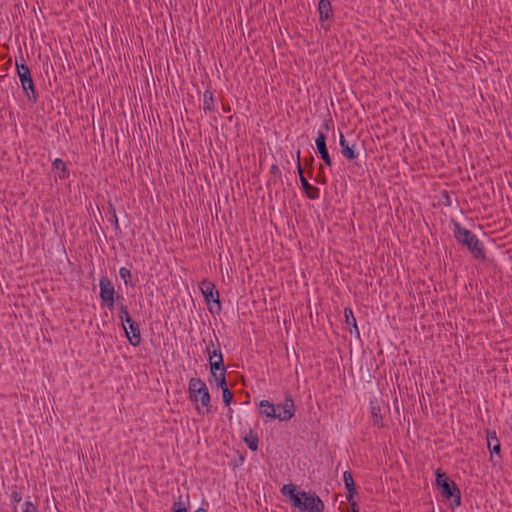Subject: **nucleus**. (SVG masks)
Returning <instances> with one entry per match:
<instances>
[{"mask_svg":"<svg viewBox=\"0 0 512 512\" xmlns=\"http://www.w3.org/2000/svg\"><path fill=\"white\" fill-rule=\"evenodd\" d=\"M189 399L195 404V409L200 414H209L212 411L211 396L205 382L193 377L188 383Z\"/></svg>","mask_w":512,"mask_h":512,"instance_id":"f257e3e1","label":"nucleus"},{"mask_svg":"<svg viewBox=\"0 0 512 512\" xmlns=\"http://www.w3.org/2000/svg\"><path fill=\"white\" fill-rule=\"evenodd\" d=\"M453 234L456 241L466 247L474 258L485 259L484 245L474 233L462 227L460 223L453 222Z\"/></svg>","mask_w":512,"mask_h":512,"instance_id":"f03ea898","label":"nucleus"},{"mask_svg":"<svg viewBox=\"0 0 512 512\" xmlns=\"http://www.w3.org/2000/svg\"><path fill=\"white\" fill-rule=\"evenodd\" d=\"M260 414L270 419H278L280 421H288L295 414L294 401L291 395H286L283 402V411L276 412V406L268 400H262L259 403Z\"/></svg>","mask_w":512,"mask_h":512,"instance_id":"7ed1b4c3","label":"nucleus"},{"mask_svg":"<svg viewBox=\"0 0 512 512\" xmlns=\"http://www.w3.org/2000/svg\"><path fill=\"white\" fill-rule=\"evenodd\" d=\"M297 512H324V503L315 492L300 491L291 504Z\"/></svg>","mask_w":512,"mask_h":512,"instance_id":"20e7f679","label":"nucleus"},{"mask_svg":"<svg viewBox=\"0 0 512 512\" xmlns=\"http://www.w3.org/2000/svg\"><path fill=\"white\" fill-rule=\"evenodd\" d=\"M201 293L209 306L211 314H219L221 312V303L219 299V292L213 282L204 279L199 283Z\"/></svg>","mask_w":512,"mask_h":512,"instance_id":"39448f33","label":"nucleus"},{"mask_svg":"<svg viewBox=\"0 0 512 512\" xmlns=\"http://www.w3.org/2000/svg\"><path fill=\"white\" fill-rule=\"evenodd\" d=\"M16 70L18 77L21 82V86L28 97V99L32 102L37 101V93L34 86V82L30 73L29 67L25 63H17L16 62Z\"/></svg>","mask_w":512,"mask_h":512,"instance_id":"423d86ee","label":"nucleus"},{"mask_svg":"<svg viewBox=\"0 0 512 512\" xmlns=\"http://www.w3.org/2000/svg\"><path fill=\"white\" fill-rule=\"evenodd\" d=\"M329 131V125L327 122L323 123L321 127L319 128L317 132V137L315 140L317 151L321 157V159L324 161V163L331 167L332 166V160L329 155L327 146H326V135Z\"/></svg>","mask_w":512,"mask_h":512,"instance_id":"0eeeda50","label":"nucleus"},{"mask_svg":"<svg viewBox=\"0 0 512 512\" xmlns=\"http://www.w3.org/2000/svg\"><path fill=\"white\" fill-rule=\"evenodd\" d=\"M100 299L110 310L115 304V288L107 277H102L99 281Z\"/></svg>","mask_w":512,"mask_h":512,"instance_id":"6e6552de","label":"nucleus"},{"mask_svg":"<svg viewBox=\"0 0 512 512\" xmlns=\"http://www.w3.org/2000/svg\"><path fill=\"white\" fill-rule=\"evenodd\" d=\"M214 338L216 340V347L214 349H210V347L207 346L206 348L211 374H215V371L223 370V367H225L219 339L215 334Z\"/></svg>","mask_w":512,"mask_h":512,"instance_id":"1a4fd4ad","label":"nucleus"},{"mask_svg":"<svg viewBox=\"0 0 512 512\" xmlns=\"http://www.w3.org/2000/svg\"><path fill=\"white\" fill-rule=\"evenodd\" d=\"M441 494L446 499H453L452 507L461 505V492L455 482H451L440 489Z\"/></svg>","mask_w":512,"mask_h":512,"instance_id":"9d476101","label":"nucleus"},{"mask_svg":"<svg viewBox=\"0 0 512 512\" xmlns=\"http://www.w3.org/2000/svg\"><path fill=\"white\" fill-rule=\"evenodd\" d=\"M125 324H128V328L125 325H123V328L129 343L134 347L139 346L141 343L139 325L133 320L132 322H126Z\"/></svg>","mask_w":512,"mask_h":512,"instance_id":"9b49d317","label":"nucleus"},{"mask_svg":"<svg viewBox=\"0 0 512 512\" xmlns=\"http://www.w3.org/2000/svg\"><path fill=\"white\" fill-rule=\"evenodd\" d=\"M339 144L341 147L342 155L349 161L355 160L358 158L359 153L355 150L356 143L350 144L349 141L344 137V135L340 134Z\"/></svg>","mask_w":512,"mask_h":512,"instance_id":"f8f14e48","label":"nucleus"},{"mask_svg":"<svg viewBox=\"0 0 512 512\" xmlns=\"http://www.w3.org/2000/svg\"><path fill=\"white\" fill-rule=\"evenodd\" d=\"M369 407L373 425L377 426L378 428L384 427L380 401L377 398L370 399Z\"/></svg>","mask_w":512,"mask_h":512,"instance_id":"ddd939ff","label":"nucleus"},{"mask_svg":"<svg viewBox=\"0 0 512 512\" xmlns=\"http://www.w3.org/2000/svg\"><path fill=\"white\" fill-rule=\"evenodd\" d=\"M319 20L323 24L333 20V10L330 0H320L318 3Z\"/></svg>","mask_w":512,"mask_h":512,"instance_id":"4468645a","label":"nucleus"},{"mask_svg":"<svg viewBox=\"0 0 512 512\" xmlns=\"http://www.w3.org/2000/svg\"><path fill=\"white\" fill-rule=\"evenodd\" d=\"M343 481H344L345 487L347 489V495H346L347 501L349 503L356 502L354 500V496L357 494V491H356L355 483H354L353 476H352L351 472L345 471L343 473Z\"/></svg>","mask_w":512,"mask_h":512,"instance_id":"2eb2a0df","label":"nucleus"},{"mask_svg":"<svg viewBox=\"0 0 512 512\" xmlns=\"http://www.w3.org/2000/svg\"><path fill=\"white\" fill-rule=\"evenodd\" d=\"M301 186L303 192L307 196V198L311 200L318 199L320 197V189L318 187L312 186L304 175H301Z\"/></svg>","mask_w":512,"mask_h":512,"instance_id":"dca6fc26","label":"nucleus"},{"mask_svg":"<svg viewBox=\"0 0 512 512\" xmlns=\"http://www.w3.org/2000/svg\"><path fill=\"white\" fill-rule=\"evenodd\" d=\"M487 446L491 454L500 455L501 445L495 430L487 431Z\"/></svg>","mask_w":512,"mask_h":512,"instance_id":"f3484780","label":"nucleus"},{"mask_svg":"<svg viewBox=\"0 0 512 512\" xmlns=\"http://www.w3.org/2000/svg\"><path fill=\"white\" fill-rule=\"evenodd\" d=\"M344 317H345V322H346L347 326L349 327V332L351 334H353L355 332L359 336L360 333H359V329L357 326V322L354 317L353 310L350 307H346L344 309Z\"/></svg>","mask_w":512,"mask_h":512,"instance_id":"a211bd4d","label":"nucleus"},{"mask_svg":"<svg viewBox=\"0 0 512 512\" xmlns=\"http://www.w3.org/2000/svg\"><path fill=\"white\" fill-rule=\"evenodd\" d=\"M118 306H119V318L123 325L126 322H132V318L129 314L127 306L124 304V297L117 296Z\"/></svg>","mask_w":512,"mask_h":512,"instance_id":"6ab92c4d","label":"nucleus"},{"mask_svg":"<svg viewBox=\"0 0 512 512\" xmlns=\"http://www.w3.org/2000/svg\"><path fill=\"white\" fill-rule=\"evenodd\" d=\"M189 505V495L186 496V501L183 500V497L181 494H179L177 497H173V504L171 507L172 512H182L188 509Z\"/></svg>","mask_w":512,"mask_h":512,"instance_id":"aec40b11","label":"nucleus"},{"mask_svg":"<svg viewBox=\"0 0 512 512\" xmlns=\"http://www.w3.org/2000/svg\"><path fill=\"white\" fill-rule=\"evenodd\" d=\"M281 493L284 496H288L291 504L294 502L295 498L300 495V491L296 490V486L294 484H286L281 488Z\"/></svg>","mask_w":512,"mask_h":512,"instance_id":"412c9836","label":"nucleus"},{"mask_svg":"<svg viewBox=\"0 0 512 512\" xmlns=\"http://www.w3.org/2000/svg\"><path fill=\"white\" fill-rule=\"evenodd\" d=\"M215 380L216 386L219 388L227 387L226 382V368L223 367V370L215 371V374H211Z\"/></svg>","mask_w":512,"mask_h":512,"instance_id":"4be33fe9","label":"nucleus"},{"mask_svg":"<svg viewBox=\"0 0 512 512\" xmlns=\"http://www.w3.org/2000/svg\"><path fill=\"white\" fill-rule=\"evenodd\" d=\"M244 442L251 451H256L258 449L259 439L252 431L244 437Z\"/></svg>","mask_w":512,"mask_h":512,"instance_id":"5701e85b","label":"nucleus"},{"mask_svg":"<svg viewBox=\"0 0 512 512\" xmlns=\"http://www.w3.org/2000/svg\"><path fill=\"white\" fill-rule=\"evenodd\" d=\"M214 106V98L213 93L209 90H206L203 94V110L205 112H210L213 110Z\"/></svg>","mask_w":512,"mask_h":512,"instance_id":"b1692460","label":"nucleus"},{"mask_svg":"<svg viewBox=\"0 0 512 512\" xmlns=\"http://www.w3.org/2000/svg\"><path fill=\"white\" fill-rule=\"evenodd\" d=\"M435 476H436V485L440 489L443 488L445 485L453 482L452 480H450L447 477V475L441 469L436 470Z\"/></svg>","mask_w":512,"mask_h":512,"instance_id":"393cba45","label":"nucleus"},{"mask_svg":"<svg viewBox=\"0 0 512 512\" xmlns=\"http://www.w3.org/2000/svg\"><path fill=\"white\" fill-rule=\"evenodd\" d=\"M119 276H120V278L124 281V284H125L126 286H131V287L133 286V284H132V283H131V281H130V280H131V277H132V275H131V271H130L128 268H126V267H121V268L119 269Z\"/></svg>","mask_w":512,"mask_h":512,"instance_id":"a878e982","label":"nucleus"},{"mask_svg":"<svg viewBox=\"0 0 512 512\" xmlns=\"http://www.w3.org/2000/svg\"><path fill=\"white\" fill-rule=\"evenodd\" d=\"M53 167L56 169H61V172L59 174L60 179H65L67 177V175H66L67 169H66L65 163L63 162L62 159L56 158L53 161Z\"/></svg>","mask_w":512,"mask_h":512,"instance_id":"bb28decb","label":"nucleus"},{"mask_svg":"<svg viewBox=\"0 0 512 512\" xmlns=\"http://www.w3.org/2000/svg\"><path fill=\"white\" fill-rule=\"evenodd\" d=\"M221 390H222L223 402L225 403V405L229 406L232 402L233 395H232L231 391L229 390L228 386L222 387Z\"/></svg>","mask_w":512,"mask_h":512,"instance_id":"cd10ccee","label":"nucleus"},{"mask_svg":"<svg viewBox=\"0 0 512 512\" xmlns=\"http://www.w3.org/2000/svg\"><path fill=\"white\" fill-rule=\"evenodd\" d=\"M23 512H38L37 506L27 500L23 503Z\"/></svg>","mask_w":512,"mask_h":512,"instance_id":"c85d7f7f","label":"nucleus"},{"mask_svg":"<svg viewBox=\"0 0 512 512\" xmlns=\"http://www.w3.org/2000/svg\"><path fill=\"white\" fill-rule=\"evenodd\" d=\"M111 210H112V216H111L110 221L113 223L115 230L118 231L119 233H121V229L119 226V221H118V217L116 215V211L112 206H111Z\"/></svg>","mask_w":512,"mask_h":512,"instance_id":"c756f323","label":"nucleus"},{"mask_svg":"<svg viewBox=\"0 0 512 512\" xmlns=\"http://www.w3.org/2000/svg\"><path fill=\"white\" fill-rule=\"evenodd\" d=\"M315 181L317 183H320V184H326L327 180H326V177L324 175V169H323V166L321 165L320 166V169H319V172L315 178Z\"/></svg>","mask_w":512,"mask_h":512,"instance_id":"7c9ffc66","label":"nucleus"},{"mask_svg":"<svg viewBox=\"0 0 512 512\" xmlns=\"http://www.w3.org/2000/svg\"><path fill=\"white\" fill-rule=\"evenodd\" d=\"M11 499L14 503H19L22 500V495L16 489H13L11 492Z\"/></svg>","mask_w":512,"mask_h":512,"instance_id":"2f4dec72","label":"nucleus"},{"mask_svg":"<svg viewBox=\"0 0 512 512\" xmlns=\"http://www.w3.org/2000/svg\"><path fill=\"white\" fill-rule=\"evenodd\" d=\"M297 171L299 174V178L301 179V175H304V174H303V169L301 167V162H300V150L297 151Z\"/></svg>","mask_w":512,"mask_h":512,"instance_id":"473e14b6","label":"nucleus"},{"mask_svg":"<svg viewBox=\"0 0 512 512\" xmlns=\"http://www.w3.org/2000/svg\"><path fill=\"white\" fill-rule=\"evenodd\" d=\"M349 504L351 506V512H360L356 502H350Z\"/></svg>","mask_w":512,"mask_h":512,"instance_id":"72a5a7b5","label":"nucleus"},{"mask_svg":"<svg viewBox=\"0 0 512 512\" xmlns=\"http://www.w3.org/2000/svg\"><path fill=\"white\" fill-rule=\"evenodd\" d=\"M208 346L210 347V349L211 348L214 349L216 347V340L215 339L214 340L211 339L210 340V344Z\"/></svg>","mask_w":512,"mask_h":512,"instance_id":"f704fd0d","label":"nucleus"},{"mask_svg":"<svg viewBox=\"0 0 512 512\" xmlns=\"http://www.w3.org/2000/svg\"><path fill=\"white\" fill-rule=\"evenodd\" d=\"M276 406V412L283 411V403L275 405Z\"/></svg>","mask_w":512,"mask_h":512,"instance_id":"c9c22d12","label":"nucleus"},{"mask_svg":"<svg viewBox=\"0 0 512 512\" xmlns=\"http://www.w3.org/2000/svg\"><path fill=\"white\" fill-rule=\"evenodd\" d=\"M277 171H279V169H278L277 165H272V166H271V172H272V173H276Z\"/></svg>","mask_w":512,"mask_h":512,"instance_id":"e433bc0d","label":"nucleus"},{"mask_svg":"<svg viewBox=\"0 0 512 512\" xmlns=\"http://www.w3.org/2000/svg\"><path fill=\"white\" fill-rule=\"evenodd\" d=\"M195 512H207L206 509L200 507Z\"/></svg>","mask_w":512,"mask_h":512,"instance_id":"4c0bfd02","label":"nucleus"}]
</instances>
